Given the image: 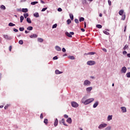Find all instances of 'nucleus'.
Segmentation results:
<instances>
[{
  "label": "nucleus",
  "mask_w": 130,
  "mask_h": 130,
  "mask_svg": "<svg viewBox=\"0 0 130 130\" xmlns=\"http://www.w3.org/2000/svg\"><path fill=\"white\" fill-rule=\"evenodd\" d=\"M22 12H23V13H27V12H28V9H27V8H23L22 9Z\"/></svg>",
  "instance_id": "f3484780"
},
{
  "label": "nucleus",
  "mask_w": 130,
  "mask_h": 130,
  "mask_svg": "<svg viewBox=\"0 0 130 130\" xmlns=\"http://www.w3.org/2000/svg\"><path fill=\"white\" fill-rule=\"evenodd\" d=\"M123 10H120L119 12V15H120V16H122V15H123Z\"/></svg>",
  "instance_id": "4be33fe9"
},
{
  "label": "nucleus",
  "mask_w": 130,
  "mask_h": 130,
  "mask_svg": "<svg viewBox=\"0 0 130 130\" xmlns=\"http://www.w3.org/2000/svg\"><path fill=\"white\" fill-rule=\"evenodd\" d=\"M126 76H127V78H130V72L126 73Z\"/></svg>",
  "instance_id": "58836bf2"
},
{
  "label": "nucleus",
  "mask_w": 130,
  "mask_h": 130,
  "mask_svg": "<svg viewBox=\"0 0 130 130\" xmlns=\"http://www.w3.org/2000/svg\"><path fill=\"white\" fill-rule=\"evenodd\" d=\"M103 51H104L105 52H107V50H106V49H105V48H103Z\"/></svg>",
  "instance_id": "6e6d98bb"
},
{
  "label": "nucleus",
  "mask_w": 130,
  "mask_h": 130,
  "mask_svg": "<svg viewBox=\"0 0 130 130\" xmlns=\"http://www.w3.org/2000/svg\"><path fill=\"white\" fill-rule=\"evenodd\" d=\"M38 41L39 42H42L43 41V39L39 38L38 39Z\"/></svg>",
  "instance_id": "cd10ccee"
},
{
  "label": "nucleus",
  "mask_w": 130,
  "mask_h": 130,
  "mask_svg": "<svg viewBox=\"0 0 130 130\" xmlns=\"http://www.w3.org/2000/svg\"><path fill=\"white\" fill-rule=\"evenodd\" d=\"M40 118H41V119H42V118H43V113L41 114Z\"/></svg>",
  "instance_id": "8fccbe9b"
},
{
  "label": "nucleus",
  "mask_w": 130,
  "mask_h": 130,
  "mask_svg": "<svg viewBox=\"0 0 130 130\" xmlns=\"http://www.w3.org/2000/svg\"><path fill=\"white\" fill-rule=\"evenodd\" d=\"M127 48H128V45H125L124 46V47H123V49L124 50H126V49H127Z\"/></svg>",
  "instance_id": "393cba45"
},
{
  "label": "nucleus",
  "mask_w": 130,
  "mask_h": 130,
  "mask_svg": "<svg viewBox=\"0 0 130 130\" xmlns=\"http://www.w3.org/2000/svg\"><path fill=\"white\" fill-rule=\"evenodd\" d=\"M83 21H85V18H84V17H81L80 19H79V21L80 22H82Z\"/></svg>",
  "instance_id": "2f4dec72"
},
{
  "label": "nucleus",
  "mask_w": 130,
  "mask_h": 130,
  "mask_svg": "<svg viewBox=\"0 0 130 130\" xmlns=\"http://www.w3.org/2000/svg\"><path fill=\"white\" fill-rule=\"evenodd\" d=\"M57 27V24H55L52 26V29H54V28H56Z\"/></svg>",
  "instance_id": "e433bc0d"
},
{
  "label": "nucleus",
  "mask_w": 130,
  "mask_h": 130,
  "mask_svg": "<svg viewBox=\"0 0 130 130\" xmlns=\"http://www.w3.org/2000/svg\"><path fill=\"white\" fill-rule=\"evenodd\" d=\"M24 30H25V28H24V27H20L19 28V30L20 31H24Z\"/></svg>",
  "instance_id": "79ce46f5"
},
{
  "label": "nucleus",
  "mask_w": 130,
  "mask_h": 130,
  "mask_svg": "<svg viewBox=\"0 0 130 130\" xmlns=\"http://www.w3.org/2000/svg\"><path fill=\"white\" fill-rule=\"evenodd\" d=\"M87 54L89 55H93L94 54H95V52H90L87 53Z\"/></svg>",
  "instance_id": "c85d7f7f"
},
{
  "label": "nucleus",
  "mask_w": 130,
  "mask_h": 130,
  "mask_svg": "<svg viewBox=\"0 0 130 130\" xmlns=\"http://www.w3.org/2000/svg\"><path fill=\"white\" fill-rule=\"evenodd\" d=\"M128 57H130V53L127 54Z\"/></svg>",
  "instance_id": "69168bd1"
},
{
  "label": "nucleus",
  "mask_w": 130,
  "mask_h": 130,
  "mask_svg": "<svg viewBox=\"0 0 130 130\" xmlns=\"http://www.w3.org/2000/svg\"><path fill=\"white\" fill-rule=\"evenodd\" d=\"M83 4H87V0H83Z\"/></svg>",
  "instance_id": "5fc2aeb1"
},
{
  "label": "nucleus",
  "mask_w": 130,
  "mask_h": 130,
  "mask_svg": "<svg viewBox=\"0 0 130 130\" xmlns=\"http://www.w3.org/2000/svg\"><path fill=\"white\" fill-rule=\"evenodd\" d=\"M107 126V124H101L99 126V128L100 129L103 128L104 127H106Z\"/></svg>",
  "instance_id": "0eeeda50"
},
{
  "label": "nucleus",
  "mask_w": 130,
  "mask_h": 130,
  "mask_svg": "<svg viewBox=\"0 0 130 130\" xmlns=\"http://www.w3.org/2000/svg\"><path fill=\"white\" fill-rule=\"evenodd\" d=\"M44 123L46 124V125H47V124H48V119H45L44 120Z\"/></svg>",
  "instance_id": "aec40b11"
},
{
  "label": "nucleus",
  "mask_w": 130,
  "mask_h": 130,
  "mask_svg": "<svg viewBox=\"0 0 130 130\" xmlns=\"http://www.w3.org/2000/svg\"><path fill=\"white\" fill-rule=\"evenodd\" d=\"M61 122L63 123V125H65L66 126H68V125L66 124V123L64 122V119L62 118L61 119Z\"/></svg>",
  "instance_id": "6ab92c4d"
},
{
  "label": "nucleus",
  "mask_w": 130,
  "mask_h": 130,
  "mask_svg": "<svg viewBox=\"0 0 130 130\" xmlns=\"http://www.w3.org/2000/svg\"><path fill=\"white\" fill-rule=\"evenodd\" d=\"M99 104V102L98 101L95 102V103L93 105V108H96V107H97L98 106Z\"/></svg>",
  "instance_id": "1a4fd4ad"
},
{
  "label": "nucleus",
  "mask_w": 130,
  "mask_h": 130,
  "mask_svg": "<svg viewBox=\"0 0 130 130\" xmlns=\"http://www.w3.org/2000/svg\"><path fill=\"white\" fill-rule=\"evenodd\" d=\"M110 129H111V127H107V128H105V130H110Z\"/></svg>",
  "instance_id": "49530a36"
},
{
  "label": "nucleus",
  "mask_w": 130,
  "mask_h": 130,
  "mask_svg": "<svg viewBox=\"0 0 130 130\" xmlns=\"http://www.w3.org/2000/svg\"><path fill=\"white\" fill-rule=\"evenodd\" d=\"M95 63L96 62H95V61L93 60H89L87 62V64H88V66H94V64H95Z\"/></svg>",
  "instance_id": "f03ea898"
},
{
  "label": "nucleus",
  "mask_w": 130,
  "mask_h": 130,
  "mask_svg": "<svg viewBox=\"0 0 130 130\" xmlns=\"http://www.w3.org/2000/svg\"><path fill=\"white\" fill-rule=\"evenodd\" d=\"M112 119V115H109L108 117V121H109Z\"/></svg>",
  "instance_id": "5701e85b"
},
{
  "label": "nucleus",
  "mask_w": 130,
  "mask_h": 130,
  "mask_svg": "<svg viewBox=\"0 0 130 130\" xmlns=\"http://www.w3.org/2000/svg\"><path fill=\"white\" fill-rule=\"evenodd\" d=\"M109 6H111V1L110 0H108V1Z\"/></svg>",
  "instance_id": "de8ad7c7"
},
{
  "label": "nucleus",
  "mask_w": 130,
  "mask_h": 130,
  "mask_svg": "<svg viewBox=\"0 0 130 130\" xmlns=\"http://www.w3.org/2000/svg\"><path fill=\"white\" fill-rule=\"evenodd\" d=\"M1 9H2V10H6V6H5L4 5H2L1 6Z\"/></svg>",
  "instance_id": "473e14b6"
},
{
  "label": "nucleus",
  "mask_w": 130,
  "mask_h": 130,
  "mask_svg": "<svg viewBox=\"0 0 130 130\" xmlns=\"http://www.w3.org/2000/svg\"><path fill=\"white\" fill-rule=\"evenodd\" d=\"M27 30H29V31H31V30H33V27H32V26H28L27 28Z\"/></svg>",
  "instance_id": "a878e982"
},
{
  "label": "nucleus",
  "mask_w": 130,
  "mask_h": 130,
  "mask_svg": "<svg viewBox=\"0 0 130 130\" xmlns=\"http://www.w3.org/2000/svg\"><path fill=\"white\" fill-rule=\"evenodd\" d=\"M89 85H91V82H90L88 80H85L84 82V86H89Z\"/></svg>",
  "instance_id": "39448f33"
},
{
  "label": "nucleus",
  "mask_w": 130,
  "mask_h": 130,
  "mask_svg": "<svg viewBox=\"0 0 130 130\" xmlns=\"http://www.w3.org/2000/svg\"><path fill=\"white\" fill-rule=\"evenodd\" d=\"M19 44H23V43H24V42H23V40H19Z\"/></svg>",
  "instance_id": "ea45409f"
},
{
  "label": "nucleus",
  "mask_w": 130,
  "mask_h": 130,
  "mask_svg": "<svg viewBox=\"0 0 130 130\" xmlns=\"http://www.w3.org/2000/svg\"><path fill=\"white\" fill-rule=\"evenodd\" d=\"M100 17H102V13H100V15H99Z\"/></svg>",
  "instance_id": "338daca9"
},
{
  "label": "nucleus",
  "mask_w": 130,
  "mask_h": 130,
  "mask_svg": "<svg viewBox=\"0 0 130 130\" xmlns=\"http://www.w3.org/2000/svg\"><path fill=\"white\" fill-rule=\"evenodd\" d=\"M62 51L63 52H66V48H63L62 49Z\"/></svg>",
  "instance_id": "603ef678"
},
{
  "label": "nucleus",
  "mask_w": 130,
  "mask_h": 130,
  "mask_svg": "<svg viewBox=\"0 0 130 130\" xmlns=\"http://www.w3.org/2000/svg\"><path fill=\"white\" fill-rule=\"evenodd\" d=\"M93 101H94V98H90L85 101L83 103L85 105H87V104H90V103H91Z\"/></svg>",
  "instance_id": "f257e3e1"
},
{
  "label": "nucleus",
  "mask_w": 130,
  "mask_h": 130,
  "mask_svg": "<svg viewBox=\"0 0 130 130\" xmlns=\"http://www.w3.org/2000/svg\"><path fill=\"white\" fill-rule=\"evenodd\" d=\"M26 21L29 24H31L32 23V21H31V19H30V18H27Z\"/></svg>",
  "instance_id": "a211bd4d"
},
{
  "label": "nucleus",
  "mask_w": 130,
  "mask_h": 130,
  "mask_svg": "<svg viewBox=\"0 0 130 130\" xmlns=\"http://www.w3.org/2000/svg\"><path fill=\"white\" fill-rule=\"evenodd\" d=\"M71 105L72 107H74L75 108H77V107L79 106V104H78V103H76L75 102H72L71 103Z\"/></svg>",
  "instance_id": "7ed1b4c3"
},
{
  "label": "nucleus",
  "mask_w": 130,
  "mask_h": 130,
  "mask_svg": "<svg viewBox=\"0 0 130 130\" xmlns=\"http://www.w3.org/2000/svg\"><path fill=\"white\" fill-rule=\"evenodd\" d=\"M36 4H38V2H34L31 3V5L34 6V5H36Z\"/></svg>",
  "instance_id": "72a5a7b5"
},
{
  "label": "nucleus",
  "mask_w": 130,
  "mask_h": 130,
  "mask_svg": "<svg viewBox=\"0 0 130 130\" xmlns=\"http://www.w3.org/2000/svg\"><path fill=\"white\" fill-rule=\"evenodd\" d=\"M126 30V25H125L124 26V32H125Z\"/></svg>",
  "instance_id": "052dcab7"
},
{
  "label": "nucleus",
  "mask_w": 130,
  "mask_h": 130,
  "mask_svg": "<svg viewBox=\"0 0 130 130\" xmlns=\"http://www.w3.org/2000/svg\"><path fill=\"white\" fill-rule=\"evenodd\" d=\"M25 33L27 34V33H29V31H27V30H25Z\"/></svg>",
  "instance_id": "774afa93"
},
{
  "label": "nucleus",
  "mask_w": 130,
  "mask_h": 130,
  "mask_svg": "<svg viewBox=\"0 0 130 130\" xmlns=\"http://www.w3.org/2000/svg\"><path fill=\"white\" fill-rule=\"evenodd\" d=\"M72 23V21H71V19H68L67 20V24L68 25H70V24H71Z\"/></svg>",
  "instance_id": "c9c22d12"
},
{
  "label": "nucleus",
  "mask_w": 130,
  "mask_h": 130,
  "mask_svg": "<svg viewBox=\"0 0 130 130\" xmlns=\"http://www.w3.org/2000/svg\"><path fill=\"white\" fill-rule=\"evenodd\" d=\"M24 21V16H20V23H22Z\"/></svg>",
  "instance_id": "bb28decb"
},
{
  "label": "nucleus",
  "mask_w": 130,
  "mask_h": 130,
  "mask_svg": "<svg viewBox=\"0 0 130 130\" xmlns=\"http://www.w3.org/2000/svg\"><path fill=\"white\" fill-rule=\"evenodd\" d=\"M34 17H35L36 18H39V13L36 12L34 14Z\"/></svg>",
  "instance_id": "dca6fc26"
},
{
  "label": "nucleus",
  "mask_w": 130,
  "mask_h": 130,
  "mask_svg": "<svg viewBox=\"0 0 130 130\" xmlns=\"http://www.w3.org/2000/svg\"><path fill=\"white\" fill-rule=\"evenodd\" d=\"M57 11H58V12H61V11H62V9H61V8H59L57 9Z\"/></svg>",
  "instance_id": "09e8293b"
},
{
  "label": "nucleus",
  "mask_w": 130,
  "mask_h": 130,
  "mask_svg": "<svg viewBox=\"0 0 130 130\" xmlns=\"http://www.w3.org/2000/svg\"><path fill=\"white\" fill-rule=\"evenodd\" d=\"M69 58H70V59H75V57H74V56H70L69 57Z\"/></svg>",
  "instance_id": "37998d69"
},
{
  "label": "nucleus",
  "mask_w": 130,
  "mask_h": 130,
  "mask_svg": "<svg viewBox=\"0 0 130 130\" xmlns=\"http://www.w3.org/2000/svg\"><path fill=\"white\" fill-rule=\"evenodd\" d=\"M127 52H126V51H123V54H126Z\"/></svg>",
  "instance_id": "bf43d9fd"
},
{
  "label": "nucleus",
  "mask_w": 130,
  "mask_h": 130,
  "mask_svg": "<svg viewBox=\"0 0 130 130\" xmlns=\"http://www.w3.org/2000/svg\"><path fill=\"white\" fill-rule=\"evenodd\" d=\"M30 38H37L38 36L36 34H33L29 36Z\"/></svg>",
  "instance_id": "f8f14e48"
},
{
  "label": "nucleus",
  "mask_w": 130,
  "mask_h": 130,
  "mask_svg": "<svg viewBox=\"0 0 130 130\" xmlns=\"http://www.w3.org/2000/svg\"><path fill=\"white\" fill-rule=\"evenodd\" d=\"M81 30L82 32H85V29H84V28H81Z\"/></svg>",
  "instance_id": "680f3d73"
},
{
  "label": "nucleus",
  "mask_w": 130,
  "mask_h": 130,
  "mask_svg": "<svg viewBox=\"0 0 130 130\" xmlns=\"http://www.w3.org/2000/svg\"><path fill=\"white\" fill-rule=\"evenodd\" d=\"M4 37L5 39H7V40H12V37L8 36V35H4Z\"/></svg>",
  "instance_id": "423d86ee"
},
{
  "label": "nucleus",
  "mask_w": 130,
  "mask_h": 130,
  "mask_svg": "<svg viewBox=\"0 0 130 130\" xmlns=\"http://www.w3.org/2000/svg\"><path fill=\"white\" fill-rule=\"evenodd\" d=\"M126 71H127L126 67H123V68H122L121 72L123 74H125L126 73Z\"/></svg>",
  "instance_id": "6e6552de"
},
{
  "label": "nucleus",
  "mask_w": 130,
  "mask_h": 130,
  "mask_svg": "<svg viewBox=\"0 0 130 130\" xmlns=\"http://www.w3.org/2000/svg\"><path fill=\"white\" fill-rule=\"evenodd\" d=\"M67 121L68 122V123H72V118H68L67 120Z\"/></svg>",
  "instance_id": "2eb2a0df"
},
{
  "label": "nucleus",
  "mask_w": 130,
  "mask_h": 130,
  "mask_svg": "<svg viewBox=\"0 0 130 130\" xmlns=\"http://www.w3.org/2000/svg\"><path fill=\"white\" fill-rule=\"evenodd\" d=\"M8 25L10 26V27H13V26H16V24H15L12 22H10L9 23Z\"/></svg>",
  "instance_id": "b1692460"
},
{
  "label": "nucleus",
  "mask_w": 130,
  "mask_h": 130,
  "mask_svg": "<svg viewBox=\"0 0 130 130\" xmlns=\"http://www.w3.org/2000/svg\"><path fill=\"white\" fill-rule=\"evenodd\" d=\"M23 16H24V18L26 19V18H27V17H29V14H28V13H24L23 14Z\"/></svg>",
  "instance_id": "c756f323"
},
{
  "label": "nucleus",
  "mask_w": 130,
  "mask_h": 130,
  "mask_svg": "<svg viewBox=\"0 0 130 130\" xmlns=\"http://www.w3.org/2000/svg\"><path fill=\"white\" fill-rule=\"evenodd\" d=\"M57 124H58V120H57V118H56L55 120L54 125V126H57Z\"/></svg>",
  "instance_id": "9d476101"
},
{
  "label": "nucleus",
  "mask_w": 130,
  "mask_h": 130,
  "mask_svg": "<svg viewBox=\"0 0 130 130\" xmlns=\"http://www.w3.org/2000/svg\"><path fill=\"white\" fill-rule=\"evenodd\" d=\"M121 109L123 113L126 112V108L124 107H121Z\"/></svg>",
  "instance_id": "9b49d317"
},
{
  "label": "nucleus",
  "mask_w": 130,
  "mask_h": 130,
  "mask_svg": "<svg viewBox=\"0 0 130 130\" xmlns=\"http://www.w3.org/2000/svg\"><path fill=\"white\" fill-rule=\"evenodd\" d=\"M75 22L76 23V24H79V20H78V19H75Z\"/></svg>",
  "instance_id": "c03bdc74"
},
{
  "label": "nucleus",
  "mask_w": 130,
  "mask_h": 130,
  "mask_svg": "<svg viewBox=\"0 0 130 130\" xmlns=\"http://www.w3.org/2000/svg\"><path fill=\"white\" fill-rule=\"evenodd\" d=\"M55 48L56 50H57V51H61V48H60L59 46H56Z\"/></svg>",
  "instance_id": "ddd939ff"
},
{
  "label": "nucleus",
  "mask_w": 130,
  "mask_h": 130,
  "mask_svg": "<svg viewBox=\"0 0 130 130\" xmlns=\"http://www.w3.org/2000/svg\"><path fill=\"white\" fill-rule=\"evenodd\" d=\"M41 4H45L44 1H43L42 0L41 1Z\"/></svg>",
  "instance_id": "0e129e2a"
},
{
  "label": "nucleus",
  "mask_w": 130,
  "mask_h": 130,
  "mask_svg": "<svg viewBox=\"0 0 130 130\" xmlns=\"http://www.w3.org/2000/svg\"><path fill=\"white\" fill-rule=\"evenodd\" d=\"M53 59L54 60H55V59H57V56H54L53 58Z\"/></svg>",
  "instance_id": "4d7b16f0"
},
{
  "label": "nucleus",
  "mask_w": 130,
  "mask_h": 130,
  "mask_svg": "<svg viewBox=\"0 0 130 130\" xmlns=\"http://www.w3.org/2000/svg\"><path fill=\"white\" fill-rule=\"evenodd\" d=\"M70 19H71V20H74V15L73 14H70Z\"/></svg>",
  "instance_id": "f704fd0d"
},
{
  "label": "nucleus",
  "mask_w": 130,
  "mask_h": 130,
  "mask_svg": "<svg viewBox=\"0 0 130 130\" xmlns=\"http://www.w3.org/2000/svg\"><path fill=\"white\" fill-rule=\"evenodd\" d=\"M8 106H6L4 107V109H8Z\"/></svg>",
  "instance_id": "e2e57ef3"
},
{
  "label": "nucleus",
  "mask_w": 130,
  "mask_h": 130,
  "mask_svg": "<svg viewBox=\"0 0 130 130\" xmlns=\"http://www.w3.org/2000/svg\"><path fill=\"white\" fill-rule=\"evenodd\" d=\"M96 27L99 28V29H101V28H102V25H101L100 24H97L96 25Z\"/></svg>",
  "instance_id": "7c9ffc66"
},
{
  "label": "nucleus",
  "mask_w": 130,
  "mask_h": 130,
  "mask_svg": "<svg viewBox=\"0 0 130 130\" xmlns=\"http://www.w3.org/2000/svg\"><path fill=\"white\" fill-rule=\"evenodd\" d=\"M9 50L10 51H12V46H9Z\"/></svg>",
  "instance_id": "13d9d810"
},
{
  "label": "nucleus",
  "mask_w": 130,
  "mask_h": 130,
  "mask_svg": "<svg viewBox=\"0 0 130 130\" xmlns=\"http://www.w3.org/2000/svg\"><path fill=\"white\" fill-rule=\"evenodd\" d=\"M91 90H92V87H87V88H86V91H87V92H90V91H91Z\"/></svg>",
  "instance_id": "412c9836"
},
{
  "label": "nucleus",
  "mask_w": 130,
  "mask_h": 130,
  "mask_svg": "<svg viewBox=\"0 0 130 130\" xmlns=\"http://www.w3.org/2000/svg\"><path fill=\"white\" fill-rule=\"evenodd\" d=\"M64 118H68V117H69V116H68V115H67V114H65V115H64Z\"/></svg>",
  "instance_id": "864d4df0"
},
{
  "label": "nucleus",
  "mask_w": 130,
  "mask_h": 130,
  "mask_svg": "<svg viewBox=\"0 0 130 130\" xmlns=\"http://www.w3.org/2000/svg\"><path fill=\"white\" fill-rule=\"evenodd\" d=\"M122 20L123 21H124V20H125V15H122Z\"/></svg>",
  "instance_id": "a19ab883"
},
{
  "label": "nucleus",
  "mask_w": 130,
  "mask_h": 130,
  "mask_svg": "<svg viewBox=\"0 0 130 130\" xmlns=\"http://www.w3.org/2000/svg\"><path fill=\"white\" fill-rule=\"evenodd\" d=\"M47 9V8H43L41 12H45V11H46V9Z\"/></svg>",
  "instance_id": "a18cd8bd"
},
{
  "label": "nucleus",
  "mask_w": 130,
  "mask_h": 130,
  "mask_svg": "<svg viewBox=\"0 0 130 130\" xmlns=\"http://www.w3.org/2000/svg\"><path fill=\"white\" fill-rule=\"evenodd\" d=\"M74 34H75L74 32H70V33L68 32H66V35L68 37H70V38H72V35H74Z\"/></svg>",
  "instance_id": "20e7f679"
},
{
  "label": "nucleus",
  "mask_w": 130,
  "mask_h": 130,
  "mask_svg": "<svg viewBox=\"0 0 130 130\" xmlns=\"http://www.w3.org/2000/svg\"><path fill=\"white\" fill-rule=\"evenodd\" d=\"M55 73L56 75H59L60 74H62V72H60L58 70H56L55 71Z\"/></svg>",
  "instance_id": "4468645a"
},
{
  "label": "nucleus",
  "mask_w": 130,
  "mask_h": 130,
  "mask_svg": "<svg viewBox=\"0 0 130 130\" xmlns=\"http://www.w3.org/2000/svg\"><path fill=\"white\" fill-rule=\"evenodd\" d=\"M13 31H14V32H18L19 31V30L16 28H14Z\"/></svg>",
  "instance_id": "3c124183"
},
{
  "label": "nucleus",
  "mask_w": 130,
  "mask_h": 130,
  "mask_svg": "<svg viewBox=\"0 0 130 130\" xmlns=\"http://www.w3.org/2000/svg\"><path fill=\"white\" fill-rule=\"evenodd\" d=\"M103 33H104V34H106V35H109V32L105 30L103 31Z\"/></svg>",
  "instance_id": "4c0bfd02"
}]
</instances>
